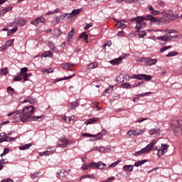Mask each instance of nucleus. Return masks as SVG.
Wrapping results in <instances>:
<instances>
[{"mask_svg": "<svg viewBox=\"0 0 182 182\" xmlns=\"http://www.w3.org/2000/svg\"><path fill=\"white\" fill-rule=\"evenodd\" d=\"M35 112V108L33 106L31 105L28 107H25L22 112H17V113L14 116L16 122H26V120H31V117H32V114Z\"/></svg>", "mask_w": 182, "mask_h": 182, "instance_id": "1", "label": "nucleus"}, {"mask_svg": "<svg viewBox=\"0 0 182 182\" xmlns=\"http://www.w3.org/2000/svg\"><path fill=\"white\" fill-rule=\"evenodd\" d=\"M144 21H150L151 22L154 23L159 22L160 19L157 17L153 16L152 15H146L145 16H139L132 19H130L129 22L136 21V23H141V22H144Z\"/></svg>", "mask_w": 182, "mask_h": 182, "instance_id": "2", "label": "nucleus"}, {"mask_svg": "<svg viewBox=\"0 0 182 182\" xmlns=\"http://www.w3.org/2000/svg\"><path fill=\"white\" fill-rule=\"evenodd\" d=\"M171 126L174 132L175 136L178 134V132L182 130V119H173L171 122Z\"/></svg>", "mask_w": 182, "mask_h": 182, "instance_id": "3", "label": "nucleus"}, {"mask_svg": "<svg viewBox=\"0 0 182 182\" xmlns=\"http://www.w3.org/2000/svg\"><path fill=\"white\" fill-rule=\"evenodd\" d=\"M106 132L107 131L105 129H102L101 132L95 135L87 134V133H83L82 136V137H94V140L97 141V140H102V139L103 138V136L106 134Z\"/></svg>", "mask_w": 182, "mask_h": 182, "instance_id": "4", "label": "nucleus"}, {"mask_svg": "<svg viewBox=\"0 0 182 182\" xmlns=\"http://www.w3.org/2000/svg\"><path fill=\"white\" fill-rule=\"evenodd\" d=\"M166 22H171V21H176L178 18V15L172 14L171 11H164L162 12Z\"/></svg>", "mask_w": 182, "mask_h": 182, "instance_id": "5", "label": "nucleus"}, {"mask_svg": "<svg viewBox=\"0 0 182 182\" xmlns=\"http://www.w3.org/2000/svg\"><path fill=\"white\" fill-rule=\"evenodd\" d=\"M131 79H137L138 80H151L153 77L146 74H138L132 75Z\"/></svg>", "mask_w": 182, "mask_h": 182, "instance_id": "6", "label": "nucleus"}, {"mask_svg": "<svg viewBox=\"0 0 182 182\" xmlns=\"http://www.w3.org/2000/svg\"><path fill=\"white\" fill-rule=\"evenodd\" d=\"M90 167L95 170H103L106 167V164L102 161H99L98 163L93 161L90 164Z\"/></svg>", "mask_w": 182, "mask_h": 182, "instance_id": "7", "label": "nucleus"}, {"mask_svg": "<svg viewBox=\"0 0 182 182\" xmlns=\"http://www.w3.org/2000/svg\"><path fill=\"white\" fill-rule=\"evenodd\" d=\"M144 132L145 131L144 129H130L127 132V134L129 136V137H132V136H133V137H136L137 136H141Z\"/></svg>", "mask_w": 182, "mask_h": 182, "instance_id": "8", "label": "nucleus"}, {"mask_svg": "<svg viewBox=\"0 0 182 182\" xmlns=\"http://www.w3.org/2000/svg\"><path fill=\"white\" fill-rule=\"evenodd\" d=\"M72 144V141H70L68 139H64L60 141V142L57 145V147H62L63 149H65L68 146H70Z\"/></svg>", "mask_w": 182, "mask_h": 182, "instance_id": "9", "label": "nucleus"}, {"mask_svg": "<svg viewBox=\"0 0 182 182\" xmlns=\"http://www.w3.org/2000/svg\"><path fill=\"white\" fill-rule=\"evenodd\" d=\"M14 39H10L8 41H6L5 43V45L0 48V52H4V50H6L8 48H10V46H12L14 43Z\"/></svg>", "mask_w": 182, "mask_h": 182, "instance_id": "10", "label": "nucleus"}, {"mask_svg": "<svg viewBox=\"0 0 182 182\" xmlns=\"http://www.w3.org/2000/svg\"><path fill=\"white\" fill-rule=\"evenodd\" d=\"M11 140H15V138H9L5 133L0 134V143H4V141H11Z\"/></svg>", "mask_w": 182, "mask_h": 182, "instance_id": "11", "label": "nucleus"}, {"mask_svg": "<svg viewBox=\"0 0 182 182\" xmlns=\"http://www.w3.org/2000/svg\"><path fill=\"white\" fill-rule=\"evenodd\" d=\"M82 11V9H74L70 14L66 13V16H68V18H73V16H76L77 15H79V14H80Z\"/></svg>", "mask_w": 182, "mask_h": 182, "instance_id": "12", "label": "nucleus"}, {"mask_svg": "<svg viewBox=\"0 0 182 182\" xmlns=\"http://www.w3.org/2000/svg\"><path fill=\"white\" fill-rule=\"evenodd\" d=\"M156 143H157V140H152L151 142L146 146V149H148L149 151H151L152 150H157V146H154Z\"/></svg>", "mask_w": 182, "mask_h": 182, "instance_id": "13", "label": "nucleus"}, {"mask_svg": "<svg viewBox=\"0 0 182 182\" xmlns=\"http://www.w3.org/2000/svg\"><path fill=\"white\" fill-rule=\"evenodd\" d=\"M156 39L158 41H163L164 42H168V41H171L173 39V37H171L170 35H164L163 36L156 37Z\"/></svg>", "mask_w": 182, "mask_h": 182, "instance_id": "14", "label": "nucleus"}, {"mask_svg": "<svg viewBox=\"0 0 182 182\" xmlns=\"http://www.w3.org/2000/svg\"><path fill=\"white\" fill-rule=\"evenodd\" d=\"M122 60H123V57H119L118 58H114V60H110L109 63L113 65V66H117V65H120V63H122Z\"/></svg>", "mask_w": 182, "mask_h": 182, "instance_id": "15", "label": "nucleus"}, {"mask_svg": "<svg viewBox=\"0 0 182 182\" xmlns=\"http://www.w3.org/2000/svg\"><path fill=\"white\" fill-rule=\"evenodd\" d=\"M156 63H157V59L148 58L144 65L145 66H152V65H156Z\"/></svg>", "mask_w": 182, "mask_h": 182, "instance_id": "16", "label": "nucleus"}, {"mask_svg": "<svg viewBox=\"0 0 182 182\" xmlns=\"http://www.w3.org/2000/svg\"><path fill=\"white\" fill-rule=\"evenodd\" d=\"M31 23H46V18L43 17H38Z\"/></svg>", "mask_w": 182, "mask_h": 182, "instance_id": "17", "label": "nucleus"}, {"mask_svg": "<svg viewBox=\"0 0 182 182\" xmlns=\"http://www.w3.org/2000/svg\"><path fill=\"white\" fill-rule=\"evenodd\" d=\"M149 152H150V151L146 146L145 148L141 149L140 151H138L135 152L134 156H140V154H144L149 153Z\"/></svg>", "mask_w": 182, "mask_h": 182, "instance_id": "18", "label": "nucleus"}, {"mask_svg": "<svg viewBox=\"0 0 182 182\" xmlns=\"http://www.w3.org/2000/svg\"><path fill=\"white\" fill-rule=\"evenodd\" d=\"M73 35H75V28H72L71 31L68 33V35L67 37V42H70V41L73 39Z\"/></svg>", "mask_w": 182, "mask_h": 182, "instance_id": "19", "label": "nucleus"}, {"mask_svg": "<svg viewBox=\"0 0 182 182\" xmlns=\"http://www.w3.org/2000/svg\"><path fill=\"white\" fill-rule=\"evenodd\" d=\"M71 66H75V65L71 63H63L61 64V68L63 69H65V70H73V69H70Z\"/></svg>", "mask_w": 182, "mask_h": 182, "instance_id": "20", "label": "nucleus"}, {"mask_svg": "<svg viewBox=\"0 0 182 182\" xmlns=\"http://www.w3.org/2000/svg\"><path fill=\"white\" fill-rule=\"evenodd\" d=\"M62 35V31L58 28H55L53 33V38H59Z\"/></svg>", "mask_w": 182, "mask_h": 182, "instance_id": "21", "label": "nucleus"}, {"mask_svg": "<svg viewBox=\"0 0 182 182\" xmlns=\"http://www.w3.org/2000/svg\"><path fill=\"white\" fill-rule=\"evenodd\" d=\"M64 19H69V18H68V16H66V14L56 17L55 21L56 22L59 23V22H62Z\"/></svg>", "mask_w": 182, "mask_h": 182, "instance_id": "22", "label": "nucleus"}, {"mask_svg": "<svg viewBox=\"0 0 182 182\" xmlns=\"http://www.w3.org/2000/svg\"><path fill=\"white\" fill-rule=\"evenodd\" d=\"M53 153H55V151L48 150L46 151L40 152L39 156H41V157H42V156H50L51 154H53Z\"/></svg>", "mask_w": 182, "mask_h": 182, "instance_id": "23", "label": "nucleus"}, {"mask_svg": "<svg viewBox=\"0 0 182 182\" xmlns=\"http://www.w3.org/2000/svg\"><path fill=\"white\" fill-rule=\"evenodd\" d=\"M82 38H84V40H83L84 42H86L87 43H88L87 39L89 38V36L86 34V32H82V33L80 34L79 39H82Z\"/></svg>", "mask_w": 182, "mask_h": 182, "instance_id": "24", "label": "nucleus"}, {"mask_svg": "<svg viewBox=\"0 0 182 182\" xmlns=\"http://www.w3.org/2000/svg\"><path fill=\"white\" fill-rule=\"evenodd\" d=\"M11 11H12V7H6L3 10L0 11V17L4 16L6 12H11Z\"/></svg>", "mask_w": 182, "mask_h": 182, "instance_id": "25", "label": "nucleus"}, {"mask_svg": "<svg viewBox=\"0 0 182 182\" xmlns=\"http://www.w3.org/2000/svg\"><path fill=\"white\" fill-rule=\"evenodd\" d=\"M75 74H73L72 75H70L68 77H64L63 78H58L55 80L54 82H61V80H68V79H72V77H75Z\"/></svg>", "mask_w": 182, "mask_h": 182, "instance_id": "26", "label": "nucleus"}, {"mask_svg": "<svg viewBox=\"0 0 182 182\" xmlns=\"http://www.w3.org/2000/svg\"><path fill=\"white\" fill-rule=\"evenodd\" d=\"M134 166L133 165H125L123 166L124 171H133Z\"/></svg>", "mask_w": 182, "mask_h": 182, "instance_id": "27", "label": "nucleus"}, {"mask_svg": "<svg viewBox=\"0 0 182 182\" xmlns=\"http://www.w3.org/2000/svg\"><path fill=\"white\" fill-rule=\"evenodd\" d=\"M95 122H99V118H90L85 122V124H93Z\"/></svg>", "mask_w": 182, "mask_h": 182, "instance_id": "28", "label": "nucleus"}, {"mask_svg": "<svg viewBox=\"0 0 182 182\" xmlns=\"http://www.w3.org/2000/svg\"><path fill=\"white\" fill-rule=\"evenodd\" d=\"M144 163H147V159L141 160V161H138L134 164V167H140V166H143Z\"/></svg>", "mask_w": 182, "mask_h": 182, "instance_id": "29", "label": "nucleus"}, {"mask_svg": "<svg viewBox=\"0 0 182 182\" xmlns=\"http://www.w3.org/2000/svg\"><path fill=\"white\" fill-rule=\"evenodd\" d=\"M160 132V129L156 128V129H152L149 130V134L150 136H154V134H159Z\"/></svg>", "mask_w": 182, "mask_h": 182, "instance_id": "30", "label": "nucleus"}, {"mask_svg": "<svg viewBox=\"0 0 182 182\" xmlns=\"http://www.w3.org/2000/svg\"><path fill=\"white\" fill-rule=\"evenodd\" d=\"M99 66L97 62L91 63L88 65L87 69H96Z\"/></svg>", "mask_w": 182, "mask_h": 182, "instance_id": "31", "label": "nucleus"}, {"mask_svg": "<svg viewBox=\"0 0 182 182\" xmlns=\"http://www.w3.org/2000/svg\"><path fill=\"white\" fill-rule=\"evenodd\" d=\"M28 102V103H31V105H33V103H35V98L32 97H28L26 100H23V103H26Z\"/></svg>", "mask_w": 182, "mask_h": 182, "instance_id": "32", "label": "nucleus"}, {"mask_svg": "<svg viewBox=\"0 0 182 182\" xmlns=\"http://www.w3.org/2000/svg\"><path fill=\"white\" fill-rule=\"evenodd\" d=\"M16 31H18V27H14V28L9 30L7 32V36H11V35H14Z\"/></svg>", "mask_w": 182, "mask_h": 182, "instance_id": "33", "label": "nucleus"}, {"mask_svg": "<svg viewBox=\"0 0 182 182\" xmlns=\"http://www.w3.org/2000/svg\"><path fill=\"white\" fill-rule=\"evenodd\" d=\"M117 83H122V82H124V75H123L122 74L119 75L117 77Z\"/></svg>", "mask_w": 182, "mask_h": 182, "instance_id": "34", "label": "nucleus"}, {"mask_svg": "<svg viewBox=\"0 0 182 182\" xmlns=\"http://www.w3.org/2000/svg\"><path fill=\"white\" fill-rule=\"evenodd\" d=\"M31 146H32L31 144H26L23 146H19V150H28Z\"/></svg>", "mask_w": 182, "mask_h": 182, "instance_id": "35", "label": "nucleus"}, {"mask_svg": "<svg viewBox=\"0 0 182 182\" xmlns=\"http://www.w3.org/2000/svg\"><path fill=\"white\" fill-rule=\"evenodd\" d=\"M60 12V9H56L55 10L53 11H48V13L46 14V16L48 15H54V14H59Z\"/></svg>", "mask_w": 182, "mask_h": 182, "instance_id": "36", "label": "nucleus"}, {"mask_svg": "<svg viewBox=\"0 0 182 182\" xmlns=\"http://www.w3.org/2000/svg\"><path fill=\"white\" fill-rule=\"evenodd\" d=\"M171 48H173L171 46H164L160 49V53H163V52H166V50H168V49H171Z\"/></svg>", "mask_w": 182, "mask_h": 182, "instance_id": "37", "label": "nucleus"}, {"mask_svg": "<svg viewBox=\"0 0 182 182\" xmlns=\"http://www.w3.org/2000/svg\"><path fill=\"white\" fill-rule=\"evenodd\" d=\"M178 55V53L176 51H171V52H169L166 55V58H171V56H177Z\"/></svg>", "mask_w": 182, "mask_h": 182, "instance_id": "38", "label": "nucleus"}, {"mask_svg": "<svg viewBox=\"0 0 182 182\" xmlns=\"http://www.w3.org/2000/svg\"><path fill=\"white\" fill-rule=\"evenodd\" d=\"M79 106V103L77 102H74L70 104V109L73 110V109H76Z\"/></svg>", "mask_w": 182, "mask_h": 182, "instance_id": "39", "label": "nucleus"}, {"mask_svg": "<svg viewBox=\"0 0 182 182\" xmlns=\"http://www.w3.org/2000/svg\"><path fill=\"white\" fill-rule=\"evenodd\" d=\"M43 56L44 58H48V57L52 58V56H53V54L50 51H46L43 53Z\"/></svg>", "mask_w": 182, "mask_h": 182, "instance_id": "40", "label": "nucleus"}, {"mask_svg": "<svg viewBox=\"0 0 182 182\" xmlns=\"http://www.w3.org/2000/svg\"><path fill=\"white\" fill-rule=\"evenodd\" d=\"M168 149V145L167 144H161V149L165 152V153H167V150Z\"/></svg>", "mask_w": 182, "mask_h": 182, "instance_id": "41", "label": "nucleus"}, {"mask_svg": "<svg viewBox=\"0 0 182 182\" xmlns=\"http://www.w3.org/2000/svg\"><path fill=\"white\" fill-rule=\"evenodd\" d=\"M89 168H90V164L86 165V164H84L81 167V170L82 171H85V170H89Z\"/></svg>", "mask_w": 182, "mask_h": 182, "instance_id": "42", "label": "nucleus"}, {"mask_svg": "<svg viewBox=\"0 0 182 182\" xmlns=\"http://www.w3.org/2000/svg\"><path fill=\"white\" fill-rule=\"evenodd\" d=\"M153 92H145V93H143V94H139V95H137V97H143L144 96H149V95H151Z\"/></svg>", "mask_w": 182, "mask_h": 182, "instance_id": "43", "label": "nucleus"}, {"mask_svg": "<svg viewBox=\"0 0 182 182\" xmlns=\"http://www.w3.org/2000/svg\"><path fill=\"white\" fill-rule=\"evenodd\" d=\"M121 87L124 89H127V87H132V85H130V83L125 82L121 85Z\"/></svg>", "mask_w": 182, "mask_h": 182, "instance_id": "44", "label": "nucleus"}, {"mask_svg": "<svg viewBox=\"0 0 182 182\" xmlns=\"http://www.w3.org/2000/svg\"><path fill=\"white\" fill-rule=\"evenodd\" d=\"M27 72H28V68H26V67H24L21 69V75H26Z\"/></svg>", "mask_w": 182, "mask_h": 182, "instance_id": "45", "label": "nucleus"}, {"mask_svg": "<svg viewBox=\"0 0 182 182\" xmlns=\"http://www.w3.org/2000/svg\"><path fill=\"white\" fill-rule=\"evenodd\" d=\"M1 73L4 76H6L8 74V68H4L1 69Z\"/></svg>", "mask_w": 182, "mask_h": 182, "instance_id": "46", "label": "nucleus"}, {"mask_svg": "<svg viewBox=\"0 0 182 182\" xmlns=\"http://www.w3.org/2000/svg\"><path fill=\"white\" fill-rule=\"evenodd\" d=\"M121 162H122V160L119 159V160H117V161H115V162L109 165V167H116V166H117V164H119V163H121Z\"/></svg>", "mask_w": 182, "mask_h": 182, "instance_id": "47", "label": "nucleus"}, {"mask_svg": "<svg viewBox=\"0 0 182 182\" xmlns=\"http://www.w3.org/2000/svg\"><path fill=\"white\" fill-rule=\"evenodd\" d=\"M121 162H122V160L119 159V160H117V161H115V162L109 165V167H116V166H117V164H119V163H121Z\"/></svg>", "mask_w": 182, "mask_h": 182, "instance_id": "48", "label": "nucleus"}, {"mask_svg": "<svg viewBox=\"0 0 182 182\" xmlns=\"http://www.w3.org/2000/svg\"><path fill=\"white\" fill-rule=\"evenodd\" d=\"M63 120H65V122L66 123H70V122H72V117H63Z\"/></svg>", "mask_w": 182, "mask_h": 182, "instance_id": "49", "label": "nucleus"}, {"mask_svg": "<svg viewBox=\"0 0 182 182\" xmlns=\"http://www.w3.org/2000/svg\"><path fill=\"white\" fill-rule=\"evenodd\" d=\"M147 59L148 58H146V57H141L140 58H138L137 59V62H145V63L147 62Z\"/></svg>", "mask_w": 182, "mask_h": 182, "instance_id": "50", "label": "nucleus"}, {"mask_svg": "<svg viewBox=\"0 0 182 182\" xmlns=\"http://www.w3.org/2000/svg\"><path fill=\"white\" fill-rule=\"evenodd\" d=\"M9 153V149L8 148H4L3 153L1 154V157H4V156L8 154Z\"/></svg>", "mask_w": 182, "mask_h": 182, "instance_id": "51", "label": "nucleus"}, {"mask_svg": "<svg viewBox=\"0 0 182 182\" xmlns=\"http://www.w3.org/2000/svg\"><path fill=\"white\" fill-rule=\"evenodd\" d=\"M115 27L118 28H126V24H124V23H116Z\"/></svg>", "mask_w": 182, "mask_h": 182, "instance_id": "52", "label": "nucleus"}, {"mask_svg": "<svg viewBox=\"0 0 182 182\" xmlns=\"http://www.w3.org/2000/svg\"><path fill=\"white\" fill-rule=\"evenodd\" d=\"M158 157H161V156H164L166 154V152H164L161 149L158 150Z\"/></svg>", "mask_w": 182, "mask_h": 182, "instance_id": "53", "label": "nucleus"}, {"mask_svg": "<svg viewBox=\"0 0 182 182\" xmlns=\"http://www.w3.org/2000/svg\"><path fill=\"white\" fill-rule=\"evenodd\" d=\"M31 120H38V122H41V120H42V117L41 116H33V117H32Z\"/></svg>", "mask_w": 182, "mask_h": 182, "instance_id": "54", "label": "nucleus"}, {"mask_svg": "<svg viewBox=\"0 0 182 182\" xmlns=\"http://www.w3.org/2000/svg\"><path fill=\"white\" fill-rule=\"evenodd\" d=\"M150 12L152 15H159V14H160V11L155 10L154 9L153 10H151Z\"/></svg>", "mask_w": 182, "mask_h": 182, "instance_id": "55", "label": "nucleus"}, {"mask_svg": "<svg viewBox=\"0 0 182 182\" xmlns=\"http://www.w3.org/2000/svg\"><path fill=\"white\" fill-rule=\"evenodd\" d=\"M28 21L26 19L20 18L17 21H16V23H26Z\"/></svg>", "mask_w": 182, "mask_h": 182, "instance_id": "56", "label": "nucleus"}, {"mask_svg": "<svg viewBox=\"0 0 182 182\" xmlns=\"http://www.w3.org/2000/svg\"><path fill=\"white\" fill-rule=\"evenodd\" d=\"M113 92V87H109L105 90V93H112Z\"/></svg>", "mask_w": 182, "mask_h": 182, "instance_id": "57", "label": "nucleus"}, {"mask_svg": "<svg viewBox=\"0 0 182 182\" xmlns=\"http://www.w3.org/2000/svg\"><path fill=\"white\" fill-rule=\"evenodd\" d=\"M14 80L15 82H21V80H22V76H21V75L16 76L14 78Z\"/></svg>", "mask_w": 182, "mask_h": 182, "instance_id": "58", "label": "nucleus"}, {"mask_svg": "<svg viewBox=\"0 0 182 182\" xmlns=\"http://www.w3.org/2000/svg\"><path fill=\"white\" fill-rule=\"evenodd\" d=\"M7 92L9 93H11V95H14V92H15L14 88H12V87H7Z\"/></svg>", "mask_w": 182, "mask_h": 182, "instance_id": "59", "label": "nucleus"}, {"mask_svg": "<svg viewBox=\"0 0 182 182\" xmlns=\"http://www.w3.org/2000/svg\"><path fill=\"white\" fill-rule=\"evenodd\" d=\"M21 76H23V80H25V81H26V80H28V79H29V74H23V75H21Z\"/></svg>", "mask_w": 182, "mask_h": 182, "instance_id": "60", "label": "nucleus"}, {"mask_svg": "<svg viewBox=\"0 0 182 182\" xmlns=\"http://www.w3.org/2000/svg\"><path fill=\"white\" fill-rule=\"evenodd\" d=\"M146 32L144 31H141L139 33V38H144V36H146Z\"/></svg>", "mask_w": 182, "mask_h": 182, "instance_id": "61", "label": "nucleus"}, {"mask_svg": "<svg viewBox=\"0 0 182 182\" xmlns=\"http://www.w3.org/2000/svg\"><path fill=\"white\" fill-rule=\"evenodd\" d=\"M116 178L114 176H111L107 179V182H111L115 180Z\"/></svg>", "mask_w": 182, "mask_h": 182, "instance_id": "62", "label": "nucleus"}, {"mask_svg": "<svg viewBox=\"0 0 182 182\" xmlns=\"http://www.w3.org/2000/svg\"><path fill=\"white\" fill-rule=\"evenodd\" d=\"M39 174V173H32L31 174V178L33 179V180H34V178H36V177H38V175Z\"/></svg>", "mask_w": 182, "mask_h": 182, "instance_id": "63", "label": "nucleus"}, {"mask_svg": "<svg viewBox=\"0 0 182 182\" xmlns=\"http://www.w3.org/2000/svg\"><path fill=\"white\" fill-rule=\"evenodd\" d=\"M158 4H159V5L160 6H162V7H164V5H165L164 1H158Z\"/></svg>", "mask_w": 182, "mask_h": 182, "instance_id": "64", "label": "nucleus"}]
</instances>
